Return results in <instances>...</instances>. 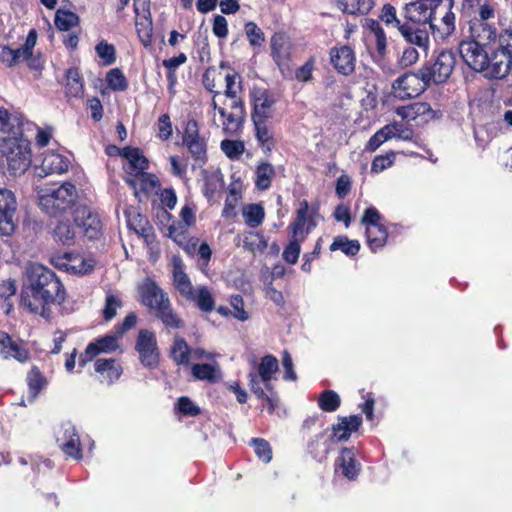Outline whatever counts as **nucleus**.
<instances>
[{
  "label": "nucleus",
  "instance_id": "obj_1",
  "mask_svg": "<svg viewBox=\"0 0 512 512\" xmlns=\"http://www.w3.org/2000/svg\"><path fill=\"white\" fill-rule=\"evenodd\" d=\"M26 281L21 291V305L32 313L50 317V304L65 300V289L53 271L39 263L26 267Z\"/></svg>",
  "mask_w": 512,
  "mask_h": 512
},
{
  "label": "nucleus",
  "instance_id": "obj_2",
  "mask_svg": "<svg viewBox=\"0 0 512 512\" xmlns=\"http://www.w3.org/2000/svg\"><path fill=\"white\" fill-rule=\"evenodd\" d=\"M139 301L154 311L156 317L169 328H180L183 323L174 312L169 296L158 284L150 278L144 279L138 285Z\"/></svg>",
  "mask_w": 512,
  "mask_h": 512
},
{
  "label": "nucleus",
  "instance_id": "obj_3",
  "mask_svg": "<svg viewBox=\"0 0 512 512\" xmlns=\"http://www.w3.org/2000/svg\"><path fill=\"white\" fill-rule=\"evenodd\" d=\"M39 205L46 213L56 216L70 209L76 199V187L65 182L58 187H44L38 190Z\"/></svg>",
  "mask_w": 512,
  "mask_h": 512
},
{
  "label": "nucleus",
  "instance_id": "obj_4",
  "mask_svg": "<svg viewBox=\"0 0 512 512\" xmlns=\"http://www.w3.org/2000/svg\"><path fill=\"white\" fill-rule=\"evenodd\" d=\"M218 95L219 92H216L212 98L211 105L214 110L212 121L217 127H220L225 134H236L240 130L245 118L244 102H224L222 105H219L216 100Z\"/></svg>",
  "mask_w": 512,
  "mask_h": 512
},
{
  "label": "nucleus",
  "instance_id": "obj_5",
  "mask_svg": "<svg viewBox=\"0 0 512 512\" xmlns=\"http://www.w3.org/2000/svg\"><path fill=\"white\" fill-rule=\"evenodd\" d=\"M0 152L6 159L7 169L11 175L20 176L31 165L30 142L25 137L0 144Z\"/></svg>",
  "mask_w": 512,
  "mask_h": 512
},
{
  "label": "nucleus",
  "instance_id": "obj_6",
  "mask_svg": "<svg viewBox=\"0 0 512 512\" xmlns=\"http://www.w3.org/2000/svg\"><path fill=\"white\" fill-rule=\"evenodd\" d=\"M428 86V76L419 69L417 73L408 72L398 77L392 84V94L399 100H407L419 96Z\"/></svg>",
  "mask_w": 512,
  "mask_h": 512
},
{
  "label": "nucleus",
  "instance_id": "obj_7",
  "mask_svg": "<svg viewBox=\"0 0 512 512\" xmlns=\"http://www.w3.org/2000/svg\"><path fill=\"white\" fill-rule=\"evenodd\" d=\"M182 142L191 156L199 163L207 160V139L200 134L199 124L194 119H189L184 126Z\"/></svg>",
  "mask_w": 512,
  "mask_h": 512
},
{
  "label": "nucleus",
  "instance_id": "obj_8",
  "mask_svg": "<svg viewBox=\"0 0 512 512\" xmlns=\"http://www.w3.org/2000/svg\"><path fill=\"white\" fill-rule=\"evenodd\" d=\"M442 0H416L404 8L405 17L418 24H429L439 13Z\"/></svg>",
  "mask_w": 512,
  "mask_h": 512
},
{
  "label": "nucleus",
  "instance_id": "obj_9",
  "mask_svg": "<svg viewBox=\"0 0 512 512\" xmlns=\"http://www.w3.org/2000/svg\"><path fill=\"white\" fill-rule=\"evenodd\" d=\"M55 267L73 275H86L95 266V260L91 257H84L79 254L64 253L53 259Z\"/></svg>",
  "mask_w": 512,
  "mask_h": 512
},
{
  "label": "nucleus",
  "instance_id": "obj_10",
  "mask_svg": "<svg viewBox=\"0 0 512 512\" xmlns=\"http://www.w3.org/2000/svg\"><path fill=\"white\" fill-rule=\"evenodd\" d=\"M454 66V54L450 51H442L432 66H425L421 69L428 76V82L431 85L445 82L450 77Z\"/></svg>",
  "mask_w": 512,
  "mask_h": 512
},
{
  "label": "nucleus",
  "instance_id": "obj_11",
  "mask_svg": "<svg viewBox=\"0 0 512 512\" xmlns=\"http://www.w3.org/2000/svg\"><path fill=\"white\" fill-rule=\"evenodd\" d=\"M135 348L144 366L154 368L158 365L159 350L155 333L149 330H140Z\"/></svg>",
  "mask_w": 512,
  "mask_h": 512
},
{
  "label": "nucleus",
  "instance_id": "obj_12",
  "mask_svg": "<svg viewBox=\"0 0 512 512\" xmlns=\"http://www.w3.org/2000/svg\"><path fill=\"white\" fill-rule=\"evenodd\" d=\"M317 219V210L309 208L308 202L303 200L299 204L295 221L289 225L288 229L294 236L303 237L305 239L310 231L317 226Z\"/></svg>",
  "mask_w": 512,
  "mask_h": 512
},
{
  "label": "nucleus",
  "instance_id": "obj_13",
  "mask_svg": "<svg viewBox=\"0 0 512 512\" xmlns=\"http://www.w3.org/2000/svg\"><path fill=\"white\" fill-rule=\"evenodd\" d=\"M17 202L14 194L7 189H0V234L11 235L16 228L15 213Z\"/></svg>",
  "mask_w": 512,
  "mask_h": 512
},
{
  "label": "nucleus",
  "instance_id": "obj_14",
  "mask_svg": "<svg viewBox=\"0 0 512 512\" xmlns=\"http://www.w3.org/2000/svg\"><path fill=\"white\" fill-rule=\"evenodd\" d=\"M135 26L141 43L148 47L152 42L153 23L149 0H134Z\"/></svg>",
  "mask_w": 512,
  "mask_h": 512
},
{
  "label": "nucleus",
  "instance_id": "obj_15",
  "mask_svg": "<svg viewBox=\"0 0 512 512\" xmlns=\"http://www.w3.org/2000/svg\"><path fill=\"white\" fill-rule=\"evenodd\" d=\"M484 45L478 42L465 40L459 44V53L468 67L476 72H482L487 68L489 53L484 49Z\"/></svg>",
  "mask_w": 512,
  "mask_h": 512
},
{
  "label": "nucleus",
  "instance_id": "obj_16",
  "mask_svg": "<svg viewBox=\"0 0 512 512\" xmlns=\"http://www.w3.org/2000/svg\"><path fill=\"white\" fill-rule=\"evenodd\" d=\"M23 121L22 115L0 108V144L24 138Z\"/></svg>",
  "mask_w": 512,
  "mask_h": 512
},
{
  "label": "nucleus",
  "instance_id": "obj_17",
  "mask_svg": "<svg viewBox=\"0 0 512 512\" xmlns=\"http://www.w3.org/2000/svg\"><path fill=\"white\" fill-rule=\"evenodd\" d=\"M253 102L252 120H268L274 115L275 97L263 88L254 87L251 91Z\"/></svg>",
  "mask_w": 512,
  "mask_h": 512
},
{
  "label": "nucleus",
  "instance_id": "obj_18",
  "mask_svg": "<svg viewBox=\"0 0 512 512\" xmlns=\"http://www.w3.org/2000/svg\"><path fill=\"white\" fill-rule=\"evenodd\" d=\"M487 68L482 71L485 77L502 79L508 75L512 66V56L508 52L494 50L488 55Z\"/></svg>",
  "mask_w": 512,
  "mask_h": 512
},
{
  "label": "nucleus",
  "instance_id": "obj_19",
  "mask_svg": "<svg viewBox=\"0 0 512 512\" xmlns=\"http://www.w3.org/2000/svg\"><path fill=\"white\" fill-rule=\"evenodd\" d=\"M68 158L54 151H47L43 154L40 166L36 167V174L39 177H46L51 174H62L68 170Z\"/></svg>",
  "mask_w": 512,
  "mask_h": 512
},
{
  "label": "nucleus",
  "instance_id": "obj_20",
  "mask_svg": "<svg viewBox=\"0 0 512 512\" xmlns=\"http://www.w3.org/2000/svg\"><path fill=\"white\" fill-rule=\"evenodd\" d=\"M330 60L334 68L343 75H350L355 70L356 57L349 46L333 47L330 50Z\"/></svg>",
  "mask_w": 512,
  "mask_h": 512
},
{
  "label": "nucleus",
  "instance_id": "obj_21",
  "mask_svg": "<svg viewBox=\"0 0 512 512\" xmlns=\"http://www.w3.org/2000/svg\"><path fill=\"white\" fill-rule=\"evenodd\" d=\"M172 284L177 292L186 300L192 297L195 288L185 272V265L178 256L172 258Z\"/></svg>",
  "mask_w": 512,
  "mask_h": 512
},
{
  "label": "nucleus",
  "instance_id": "obj_22",
  "mask_svg": "<svg viewBox=\"0 0 512 512\" xmlns=\"http://www.w3.org/2000/svg\"><path fill=\"white\" fill-rule=\"evenodd\" d=\"M74 222L89 239L96 238L100 233L101 222L87 207L82 206L75 210Z\"/></svg>",
  "mask_w": 512,
  "mask_h": 512
},
{
  "label": "nucleus",
  "instance_id": "obj_23",
  "mask_svg": "<svg viewBox=\"0 0 512 512\" xmlns=\"http://www.w3.org/2000/svg\"><path fill=\"white\" fill-rule=\"evenodd\" d=\"M61 450L69 457L79 460L82 458L80 438L75 427L70 423L62 426V433L57 437Z\"/></svg>",
  "mask_w": 512,
  "mask_h": 512
},
{
  "label": "nucleus",
  "instance_id": "obj_24",
  "mask_svg": "<svg viewBox=\"0 0 512 512\" xmlns=\"http://www.w3.org/2000/svg\"><path fill=\"white\" fill-rule=\"evenodd\" d=\"M118 348V337L106 335L95 342L88 344L84 353L79 357L80 366H84L100 353H109Z\"/></svg>",
  "mask_w": 512,
  "mask_h": 512
},
{
  "label": "nucleus",
  "instance_id": "obj_25",
  "mask_svg": "<svg viewBox=\"0 0 512 512\" xmlns=\"http://www.w3.org/2000/svg\"><path fill=\"white\" fill-rule=\"evenodd\" d=\"M469 33L471 37L469 41L478 42V44L484 46H487L497 40V30L489 22L481 20L471 21Z\"/></svg>",
  "mask_w": 512,
  "mask_h": 512
},
{
  "label": "nucleus",
  "instance_id": "obj_26",
  "mask_svg": "<svg viewBox=\"0 0 512 512\" xmlns=\"http://www.w3.org/2000/svg\"><path fill=\"white\" fill-rule=\"evenodd\" d=\"M396 114L407 121L427 122L432 117V109L428 103L415 102L396 109Z\"/></svg>",
  "mask_w": 512,
  "mask_h": 512
},
{
  "label": "nucleus",
  "instance_id": "obj_27",
  "mask_svg": "<svg viewBox=\"0 0 512 512\" xmlns=\"http://www.w3.org/2000/svg\"><path fill=\"white\" fill-rule=\"evenodd\" d=\"M438 14L441 15L440 21L437 22L436 16H434L429 27L435 37L444 39L450 36L455 29V16L450 10L443 9L441 6Z\"/></svg>",
  "mask_w": 512,
  "mask_h": 512
},
{
  "label": "nucleus",
  "instance_id": "obj_28",
  "mask_svg": "<svg viewBox=\"0 0 512 512\" xmlns=\"http://www.w3.org/2000/svg\"><path fill=\"white\" fill-rule=\"evenodd\" d=\"M336 471L341 473L348 478L353 480L357 477L360 471V464L355 459V453L350 448H343L338 456L335 463Z\"/></svg>",
  "mask_w": 512,
  "mask_h": 512
},
{
  "label": "nucleus",
  "instance_id": "obj_29",
  "mask_svg": "<svg viewBox=\"0 0 512 512\" xmlns=\"http://www.w3.org/2000/svg\"><path fill=\"white\" fill-rule=\"evenodd\" d=\"M121 155L127 159L128 165L125 170L132 177L148 167V160L138 148L125 147L121 150Z\"/></svg>",
  "mask_w": 512,
  "mask_h": 512
},
{
  "label": "nucleus",
  "instance_id": "obj_30",
  "mask_svg": "<svg viewBox=\"0 0 512 512\" xmlns=\"http://www.w3.org/2000/svg\"><path fill=\"white\" fill-rule=\"evenodd\" d=\"M362 423L360 416L352 415L349 417H341L338 423L333 426L332 436L338 441H346L352 432L358 430Z\"/></svg>",
  "mask_w": 512,
  "mask_h": 512
},
{
  "label": "nucleus",
  "instance_id": "obj_31",
  "mask_svg": "<svg viewBox=\"0 0 512 512\" xmlns=\"http://www.w3.org/2000/svg\"><path fill=\"white\" fill-rule=\"evenodd\" d=\"M279 363L276 357L273 355H266L261 359V362L257 366V372L265 387L270 390L272 389L271 381L274 379L276 372L278 371Z\"/></svg>",
  "mask_w": 512,
  "mask_h": 512
},
{
  "label": "nucleus",
  "instance_id": "obj_32",
  "mask_svg": "<svg viewBox=\"0 0 512 512\" xmlns=\"http://www.w3.org/2000/svg\"><path fill=\"white\" fill-rule=\"evenodd\" d=\"M0 355L3 358L13 357L20 362H24L28 358V352L14 343L5 333L0 334Z\"/></svg>",
  "mask_w": 512,
  "mask_h": 512
},
{
  "label": "nucleus",
  "instance_id": "obj_33",
  "mask_svg": "<svg viewBox=\"0 0 512 512\" xmlns=\"http://www.w3.org/2000/svg\"><path fill=\"white\" fill-rule=\"evenodd\" d=\"M192 348L187 342L179 337L175 336L173 344L170 348V357L177 365H189L191 362Z\"/></svg>",
  "mask_w": 512,
  "mask_h": 512
},
{
  "label": "nucleus",
  "instance_id": "obj_34",
  "mask_svg": "<svg viewBox=\"0 0 512 512\" xmlns=\"http://www.w3.org/2000/svg\"><path fill=\"white\" fill-rule=\"evenodd\" d=\"M187 300L194 302L203 312H211L215 308L214 295L206 286H198Z\"/></svg>",
  "mask_w": 512,
  "mask_h": 512
},
{
  "label": "nucleus",
  "instance_id": "obj_35",
  "mask_svg": "<svg viewBox=\"0 0 512 512\" xmlns=\"http://www.w3.org/2000/svg\"><path fill=\"white\" fill-rule=\"evenodd\" d=\"M126 182L135 190L139 188L145 193L154 192L158 187V178L153 174L146 173L145 171L136 174L133 178H127Z\"/></svg>",
  "mask_w": 512,
  "mask_h": 512
},
{
  "label": "nucleus",
  "instance_id": "obj_36",
  "mask_svg": "<svg viewBox=\"0 0 512 512\" xmlns=\"http://www.w3.org/2000/svg\"><path fill=\"white\" fill-rule=\"evenodd\" d=\"M333 443L334 437L332 434L321 433L316 437V440L309 445L310 453L313 454L314 458L321 461L325 459L327 454L332 450Z\"/></svg>",
  "mask_w": 512,
  "mask_h": 512
},
{
  "label": "nucleus",
  "instance_id": "obj_37",
  "mask_svg": "<svg viewBox=\"0 0 512 512\" xmlns=\"http://www.w3.org/2000/svg\"><path fill=\"white\" fill-rule=\"evenodd\" d=\"M191 373L197 380L213 382L220 373V366L215 360L210 363L194 364L191 367Z\"/></svg>",
  "mask_w": 512,
  "mask_h": 512
},
{
  "label": "nucleus",
  "instance_id": "obj_38",
  "mask_svg": "<svg viewBox=\"0 0 512 512\" xmlns=\"http://www.w3.org/2000/svg\"><path fill=\"white\" fill-rule=\"evenodd\" d=\"M95 371L111 383L120 377L122 368L114 359H97Z\"/></svg>",
  "mask_w": 512,
  "mask_h": 512
},
{
  "label": "nucleus",
  "instance_id": "obj_39",
  "mask_svg": "<svg viewBox=\"0 0 512 512\" xmlns=\"http://www.w3.org/2000/svg\"><path fill=\"white\" fill-rule=\"evenodd\" d=\"M224 78L226 82V88L224 92L227 98L226 102L233 103L234 101H243L240 96L243 90L242 77L237 73H228Z\"/></svg>",
  "mask_w": 512,
  "mask_h": 512
},
{
  "label": "nucleus",
  "instance_id": "obj_40",
  "mask_svg": "<svg viewBox=\"0 0 512 512\" xmlns=\"http://www.w3.org/2000/svg\"><path fill=\"white\" fill-rule=\"evenodd\" d=\"M275 176V169L268 162H261L255 169V185L259 190H267Z\"/></svg>",
  "mask_w": 512,
  "mask_h": 512
},
{
  "label": "nucleus",
  "instance_id": "obj_41",
  "mask_svg": "<svg viewBox=\"0 0 512 512\" xmlns=\"http://www.w3.org/2000/svg\"><path fill=\"white\" fill-rule=\"evenodd\" d=\"M366 237L370 249L375 252L385 245L388 233L382 224H378L366 228Z\"/></svg>",
  "mask_w": 512,
  "mask_h": 512
},
{
  "label": "nucleus",
  "instance_id": "obj_42",
  "mask_svg": "<svg viewBox=\"0 0 512 512\" xmlns=\"http://www.w3.org/2000/svg\"><path fill=\"white\" fill-rule=\"evenodd\" d=\"M53 236L63 245H72L76 237V230L68 219H62L53 229Z\"/></svg>",
  "mask_w": 512,
  "mask_h": 512
},
{
  "label": "nucleus",
  "instance_id": "obj_43",
  "mask_svg": "<svg viewBox=\"0 0 512 512\" xmlns=\"http://www.w3.org/2000/svg\"><path fill=\"white\" fill-rule=\"evenodd\" d=\"M255 126L256 139L265 151H271L274 146L273 133L267 125V120H252Z\"/></svg>",
  "mask_w": 512,
  "mask_h": 512
},
{
  "label": "nucleus",
  "instance_id": "obj_44",
  "mask_svg": "<svg viewBox=\"0 0 512 512\" xmlns=\"http://www.w3.org/2000/svg\"><path fill=\"white\" fill-rule=\"evenodd\" d=\"M400 33L409 43L417 45L424 50L428 48L429 36L426 30H413L409 25H403L400 27Z\"/></svg>",
  "mask_w": 512,
  "mask_h": 512
},
{
  "label": "nucleus",
  "instance_id": "obj_45",
  "mask_svg": "<svg viewBox=\"0 0 512 512\" xmlns=\"http://www.w3.org/2000/svg\"><path fill=\"white\" fill-rule=\"evenodd\" d=\"M339 8L348 14H366L374 6L373 0H339Z\"/></svg>",
  "mask_w": 512,
  "mask_h": 512
},
{
  "label": "nucleus",
  "instance_id": "obj_46",
  "mask_svg": "<svg viewBox=\"0 0 512 512\" xmlns=\"http://www.w3.org/2000/svg\"><path fill=\"white\" fill-rule=\"evenodd\" d=\"M242 216L250 228L260 226L264 220V208L260 204H248L242 209Z\"/></svg>",
  "mask_w": 512,
  "mask_h": 512
},
{
  "label": "nucleus",
  "instance_id": "obj_47",
  "mask_svg": "<svg viewBox=\"0 0 512 512\" xmlns=\"http://www.w3.org/2000/svg\"><path fill=\"white\" fill-rule=\"evenodd\" d=\"M37 42V33L35 30H30L24 45L15 50H7L5 53L12 56V63H18L21 58L30 57Z\"/></svg>",
  "mask_w": 512,
  "mask_h": 512
},
{
  "label": "nucleus",
  "instance_id": "obj_48",
  "mask_svg": "<svg viewBox=\"0 0 512 512\" xmlns=\"http://www.w3.org/2000/svg\"><path fill=\"white\" fill-rule=\"evenodd\" d=\"M241 199V185L239 183H232L228 187V195L222 211L224 217L235 216V208Z\"/></svg>",
  "mask_w": 512,
  "mask_h": 512
},
{
  "label": "nucleus",
  "instance_id": "obj_49",
  "mask_svg": "<svg viewBox=\"0 0 512 512\" xmlns=\"http://www.w3.org/2000/svg\"><path fill=\"white\" fill-rule=\"evenodd\" d=\"M28 392L30 396V402H32L39 392L47 385L45 377L41 374L38 368L33 367L27 375Z\"/></svg>",
  "mask_w": 512,
  "mask_h": 512
},
{
  "label": "nucleus",
  "instance_id": "obj_50",
  "mask_svg": "<svg viewBox=\"0 0 512 512\" xmlns=\"http://www.w3.org/2000/svg\"><path fill=\"white\" fill-rule=\"evenodd\" d=\"M330 250H341L347 256H354L360 250V243L358 240H350L346 236H337L330 245Z\"/></svg>",
  "mask_w": 512,
  "mask_h": 512
},
{
  "label": "nucleus",
  "instance_id": "obj_51",
  "mask_svg": "<svg viewBox=\"0 0 512 512\" xmlns=\"http://www.w3.org/2000/svg\"><path fill=\"white\" fill-rule=\"evenodd\" d=\"M305 239L303 237L291 234L288 245L284 248L282 257L288 264H296L301 252V243Z\"/></svg>",
  "mask_w": 512,
  "mask_h": 512
},
{
  "label": "nucleus",
  "instance_id": "obj_52",
  "mask_svg": "<svg viewBox=\"0 0 512 512\" xmlns=\"http://www.w3.org/2000/svg\"><path fill=\"white\" fill-rule=\"evenodd\" d=\"M341 403L340 396L333 390L323 391L318 398V406L324 412L336 411Z\"/></svg>",
  "mask_w": 512,
  "mask_h": 512
},
{
  "label": "nucleus",
  "instance_id": "obj_53",
  "mask_svg": "<svg viewBox=\"0 0 512 512\" xmlns=\"http://www.w3.org/2000/svg\"><path fill=\"white\" fill-rule=\"evenodd\" d=\"M122 306V300L120 296L113 291H107L105 296V304L103 308V318L106 321H110L113 319L116 314L117 310L121 308Z\"/></svg>",
  "mask_w": 512,
  "mask_h": 512
},
{
  "label": "nucleus",
  "instance_id": "obj_54",
  "mask_svg": "<svg viewBox=\"0 0 512 512\" xmlns=\"http://www.w3.org/2000/svg\"><path fill=\"white\" fill-rule=\"evenodd\" d=\"M79 22L78 16L70 11L58 10L55 16V25L58 29L68 31Z\"/></svg>",
  "mask_w": 512,
  "mask_h": 512
},
{
  "label": "nucleus",
  "instance_id": "obj_55",
  "mask_svg": "<svg viewBox=\"0 0 512 512\" xmlns=\"http://www.w3.org/2000/svg\"><path fill=\"white\" fill-rule=\"evenodd\" d=\"M223 153L231 160H237L244 153V143L239 140L225 139L220 144Z\"/></svg>",
  "mask_w": 512,
  "mask_h": 512
},
{
  "label": "nucleus",
  "instance_id": "obj_56",
  "mask_svg": "<svg viewBox=\"0 0 512 512\" xmlns=\"http://www.w3.org/2000/svg\"><path fill=\"white\" fill-rule=\"evenodd\" d=\"M367 26L370 29L371 33L373 34L376 42V49L378 53L383 56L386 52V36L385 33L380 26L379 22L368 19Z\"/></svg>",
  "mask_w": 512,
  "mask_h": 512
},
{
  "label": "nucleus",
  "instance_id": "obj_57",
  "mask_svg": "<svg viewBox=\"0 0 512 512\" xmlns=\"http://www.w3.org/2000/svg\"><path fill=\"white\" fill-rule=\"evenodd\" d=\"M106 81L108 86L114 91H123L127 87L125 77L118 68L111 69L108 72Z\"/></svg>",
  "mask_w": 512,
  "mask_h": 512
},
{
  "label": "nucleus",
  "instance_id": "obj_58",
  "mask_svg": "<svg viewBox=\"0 0 512 512\" xmlns=\"http://www.w3.org/2000/svg\"><path fill=\"white\" fill-rule=\"evenodd\" d=\"M267 241L259 233H248L244 238V246L250 251H264L267 248Z\"/></svg>",
  "mask_w": 512,
  "mask_h": 512
},
{
  "label": "nucleus",
  "instance_id": "obj_59",
  "mask_svg": "<svg viewBox=\"0 0 512 512\" xmlns=\"http://www.w3.org/2000/svg\"><path fill=\"white\" fill-rule=\"evenodd\" d=\"M252 446L254 447L255 453L260 460L265 463H268L272 459V451L269 443L264 439L254 438L251 441Z\"/></svg>",
  "mask_w": 512,
  "mask_h": 512
},
{
  "label": "nucleus",
  "instance_id": "obj_60",
  "mask_svg": "<svg viewBox=\"0 0 512 512\" xmlns=\"http://www.w3.org/2000/svg\"><path fill=\"white\" fill-rule=\"evenodd\" d=\"M391 139L389 130L386 126L382 127L378 130L367 142L365 146V150L369 152H374L378 149L384 142Z\"/></svg>",
  "mask_w": 512,
  "mask_h": 512
},
{
  "label": "nucleus",
  "instance_id": "obj_61",
  "mask_svg": "<svg viewBox=\"0 0 512 512\" xmlns=\"http://www.w3.org/2000/svg\"><path fill=\"white\" fill-rule=\"evenodd\" d=\"M96 53L102 59L104 65H111L115 61V48L105 41L97 44Z\"/></svg>",
  "mask_w": 512,
  "mask_h": 512
},
{
  "label": "nucleus",
  "instance_id": "obj_62",
  "mask_svg": "<svg viewBox=\"0 0 512 512\" xmlns=\"http://www.w3.org/2000/svg\"><path fill=\"white\" fill-rule=\"evenodd\" d=\"M385 126L389 130L391 139L399 138L402 140H410L413 136L412 130L402 123L394 122Z\"/></svg>",
  "mask_w": 512,
  "mask_h": 512
},
{
  "label": "nucleus",
  "instance_id": "obj_63",
  "mask_svg": "<svg viewBox=\"0 0 512 512\" xmlns=\"http://www.w3.org/2000/svg\"><path fill=\"white\" fill-rule=\"evenodd\" d=\"M245 33L253 46H260L264 42V33L254 22L246 23Z\"/></svg>",
  "mask_w": 512,
  "mask_h": 512
},
{
  "label": "nucleus",
  "instance_id": "obj_64",
  "mask_svg": "<svg viewBox=\"0 0 512 512\" xmlns=\"http://www.w3.org/2000/svg\"><path fill=\"white\" fill-rule=\"evenodd\" d=\"M67 86L70 94L78 96L83 93V84L77 70L70 69L67 72Z\"/></svg>",
  "mask_w": 512,
  "mask_h": 512
}]
</instances>
